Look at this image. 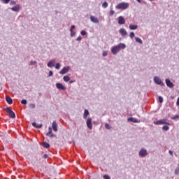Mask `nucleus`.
<instances>
[{
	"instance_id": "obj_52",
	"label": "nucleus",
	"mask_w": 179,
	"mask_h": 179,
	"mask_svg": "<svg viewBox=\"0 0 179 179\" xmlns=\"http://www.w3.org/2000/svg\"><path fill=\"white\" fill-rule=\"evenodd\" d=\"M72 83H73V81H72V80L70 81V84H72Z\"/></svg>"
},
{
	"instance_id": "obj_27",
	"label": "nucleus",
	"mask_w": 179,
	"mask_h": 179,
	"mask_svg": "<svg viewBox=\"0 0 179 179\" xmlns=\"http://www.w3.org/2000/svg\"><path fill=\"white\" fill-rule=\"evenodd\" d=\"M42 145H43V148H45V149H48V148H50V143H48L47 142L43 143Z\"/></svg>"
},
{
	"instance_id": "obj_1",
	"label": "nucleus",
	"mask_w": 179,
	"mask_h": 179,
	"mask_svg": "<svg viewBox=\"0 0 179 179\" xmlns=\"http://www.w3.org/2000/svg\"><path fill=\"white\" fill-rule=\"evenodd\" d=\"M125 48H127V45H125V43H120L111 48V52L113 55H117L121 50H125Z\"/></svg>"
},
{
	"instance_id": "obj_12",
	"label": "nucleus",
	"mask_w": 179,
	"mask_h": 179,
	"mask_svg": "<svg viewBox=\"0 0 179 179\" xmlns=\"http://www.w3.org/2000/svg\"><path fill=\"white\" fill-rule=\"evenodd\" d=\"M48 132L46 134L47 136H50V138H55V135L52 134V128L51 127H48Z\"/></svg>"
},
{
	"instance_id": "obj_24",
	"label": "nucleus",
	"mask_w": 179,
	"mask_h": 179,
	"mask_svg": "<svg viewBox=\"0 0 179 179\" xmlns=\"http://www.w3.org/2000/svg\"><path fill=\"white\" fill-rule=\"evenodd\" d=\"M135 41L136 43H138V44H143V41H142V39L138 37H136Z\"/></svg>"
},
{
	"instance_id": "obj_45",
	"label": "nucleus",
	"mask_w": 179,
	"mask_h": 179,
	"mask_svg": "<svg viewBox=\"0 0 179 179\" xmlns=\"http://www.w3.org/2000/svg\"><path fill=\"white\" fill-rule=\"evenodd\" d=\"M52 75H54V73H52V71H49V77H51V76H52Z\"/></svg>"
},
{
	"instance_id": "obj_22",
	"label": "nucleus",
	"mask_w": 179,
	"mask_h": 179,
	"mask_svg": "<svg viewBox=\"0 0 179 179\" xmlns=\"http://www.w3.org/2000/svg\"><path fill=\"white\" fill-rule=\"evenodd\" d=\"M136 29H138V25H135V24H130L129 25V29L130 30H136Z\"/></svg>"
},
{
	"instance_id": "obj_50",
	"label": "nucleus",
	"mask_w": 179,
	"mask_h": 179,
	"mask_svg": "<svg viewBox=\"0 0 179 179\" xmlns=\"http://www.w3.org/2000/svg\"><path fill=\"white\" fill-rule=\"evenodd\" d=\"M176 106H179V97H178V99H177Z\"/></svg>"
},
{
	"instance_id": "obj_37",
	"label": "nucleus",
	"mask_w": 179,
	"mask_h": 179,
	"mask_svg": "<svg viewBox=\"0 0 179 179\" xmlns=\"http://www.w3.org/2000/svg\"><path fill=\"white\" fill-rule=\"evenodd\" d=\"M80 34L81 36H86V34H87V32H86V31L85 30H83L81 31Z\"/></svg>"
},
{
	"instance_id": "obj_2",
	"label": "nucleus",
	"mask_w": 179,
	"mask_h": 179,
	"mask_svg": "<svg viewBox=\"0 0 179 179\" xmlns=\"http://www.w3.org/2000/svg\"><path fill=\"white\" fill-rule=\"evenodd\" d=\"M129 8V3L122 2L115 6L116 9H122V10H125Z\"/></svg>"
},
{
	"instance_id": "obj_33",
	"label": "nucleus",
	"mask_w": 179,
	"mask_h": 179,
	"mask_svg": "<svg viewBox=\"0 0 179 179\" xmlns=\"http://www.w3.org/2000/svg\"><path fill=\"white\" fill-rule=\"evenodd\" d=\"M114 13H115V11H114V10H110L109 12V16H113Z\"/></svg>"
},
{
	"instance_id": "obj_41",
	"label": "nucleus",
	"mask_w": 179,
	"mask_h": 179,
	"mask_svg": "<svg viewBox=\"0 0 179 179\" xmlns=\"http://www.w3.org/2000/svg\"><path fill=\"white\" fill-rule=\"evenodd\" d=\"M158 100H159V103H163V97L159 96V97H158Z\"/></svg>"
},
{
	"instance_id": "obj_31",
	"label": "nucleus",
	"mask_w": 179,
	"mask_h": 179,
	"mask_svg": "<svg viewBox=\"0 0 179 179\" xmlns=\"http://www.w3.org/2000/svg\"><path fill=\"white\" fill-rule=\"evenodd\" d=\"M29 107V108H36V103H30Z\"/></svg>"
},
{
	"instance_id": "obj_6",
	"label": "nucleus",
	"mask_w": 179,
	"mask_h": 179,
	"mask_svg": "<svg viewBox=\"0 0 179 179\" xmlns=\"http://www.w3.org/2000/svg\"><path fill=\"white\" fill-rule=\"evenodd\" d=\"M153 80L157 85H159L160 86H164V83H163L162 78H159L158 76H155Z\"/></svg>"
},
{
	"instance_id": "obj_10",
	"label": "nucleus",
	"mask_w": 179,
	"mask_h": 179,
	"mask_svg": "<svg viewBox=\"0 0 179 179\" xmlns=\"http://www.w3.org/2000/svg\"><path fill=\"white\" fill-rule=\"evenodd\" d=\"M69 72V66L64 67L62 71H59L60 75H65Z\"/></svg>"
},
{
	"instance_id": "obj_53",
	"label": "nucleus",
	"mask_w": 179,
	"mask_h": 179,
	"mask_svg": "<svg viewBox=\"0 0 179 179\" xmlns=\"http://www.w3.org/2000/svg\"><path fill=\"white\" fill-rule=\"evenodd\" d=\"M149 1H153V0H149Z\"/></svg>"
},
{
	"instance_id": "obj_26",
	"label": "nucleus",
	"mask_w": 179,
	"mask_h": 179,
	"mask_svg": "<svg viewBox=\"0 0 179 179\" xmlns=\"http://www.w3.org/2000/svg\"><path fill=\"white\" fill-rule=\"evenodd\" d=\"M87 115H89V110L85 109L84 110L83 118H87Z\"/></svg>"
},
{
	"instance_id": "obj_48",
	"label": "nucleus",
	"mask_w": 179,
	"mask_h": 179,
	"mask_svg": "<svg viewBox=\"0 0 179 179\" xmlns=\"http://www.w3.org/2000/svg\"><path fill=\"white\" fill-rule=\"evenodd\" d=\"M43 159H48V155L45 154V155H43Z\"/></svg>"
},
{
	"instance_id": "obj_32",
	"label": "nucleus",
	"mask_w": 179,
	"mask_h": 179,
	"mask_svg": "<svg viewBox=\"0 0 179 179\" xmlns=\"http://www.w3.org/2000/svg\"><path fill=\"white\" fill-rule=\"evenodd\" d=\"M105 128H106V129H111V126H110L108 123H106V124H105Z\"/></svg>"
},
{
	"instance_id": "obj_8",
	"label": "nucleus",
	"mask_w": 179,
	"mask_h": 179,
	"mask_svg": "<svg viewBox=\"0 0 179 179\" xmlns=\"http://www.w3.org/2000/svg\"><path fill=\"white\" fill-rule=\"evenodd\" d=\"M165 83H166V86H167L168 87H169L170 89H173V87H174V83H173L170 80V79H169V78H166V79L165 80Z\"/></svg>"
},
{
	"instance_id": "obj_40",
	"label": "nucleus",
	"mask_w": 179,
	"mask_h": 179,
	"mask_svg": "<svg viewBox=\"0 0 179 179\" xmlns=\"http://www.w3.org/2000/svg\"><path fill=\"white\" fill-rule=\"evenodd\" d=\"M175 174H176V176H178V174H179V168H176L175 169Z\"/></svg>"
},
{
	"instance_id": "obj_34",
	"label": "nucleus",
	"mask_w": 179,
	"mask_h": 179,
	"mask_svg": "<svg viewBox=\"0 0 179 179\" xmlns=\"http://www.w3.org/2000/svg\"><path fill=\"white\" fill-rule=\"evenodd\" d=\"M21 104H24V106H26V104H27V101L26 99H22L21 101Z\"/></svg>"
},
{
	"instance_id": "obj_7",
	"label": "nucleus",
	"mask_w": 179,
	"mask_h": 179,
	"mask_svg": "<svg viewBox=\"0 0 179 179\" xmlns=\"http://www.w3.org/2000/svg\"><path fill=\"white\" fill-rule=\"evenodd\" d=\"M119 33L120 34H121L122 37H123V38H125V37H127V36H128V32H127V30H125V29L124 28H121L119 30Z\"/></svg>"
},
{
	"instance_id": "obj_20",
	"label": "nucleus",
	"mask_w": 179,
	"mask_h": 179,
	"mask_svg": "<svg viewBox=\"0 0 179 179\" xmlns=\"http://www.w3.org/2000/svg\"><path fill=\"white\" fill-rule=\"evenodd\" d=\"M32 127L34 128H41L43 127V124H37L36 122H32Z\"/></svg>"
},
{
	"instance_id": "obj_18",
	"label": "nucleus",
	"mask_w": 179,
	"mask_h": 179,
	"mask_svg": "<svg viewBox=\"0 0 179 179\" xmlns=\"http://www.w3.org/2000/svg\"><path fill=\"white\" fill-rule=\"evenodd\" d=\"M2 137H3V139L5 141V142H10V137L8 136V134L4 133Z\"/></svg>"
},
{
	"instance_id": "obj_28",
	"label": "nucleus",
	"mask_w": 179,
	"mask_h": 179,
	"mask_svg": "<svg viewBox=\"0 0 179 179\" xmlns=\"http://www.w3.org/2000/svg\"><path fill=\"white\" fill-rule=\"evenodd\" d=\"M108 7V3H107V1L103 2V4H102V8L106 9Z\"/></svg>"
},
{
	"instance_id": "obj_9",
	"label": "nucleus",
	"mask_w": 179,
	"mask_h": 179,
	"mask_svg": "<svg viewBox=\"0 0 179 179\" xmlns=\"http://www.w3.org/2000/svg\"><path fill=\"white\" fill-rule=\"evenodd\" d=\"M87 127L89 129H92L93 125L92 124V117H88L87 120Z\"/></svg>"
},
{
	"instance_id": "obj_15",
	"label": "nucleus",
	"mask_w": 179,
	"mask_h": 179,
	"mask_svg": "<svg viewBox=\"0 0 179 179\" xmlns=\"http://www.w3.org/2000/svg\"><path fill=\"white\" fill-rule=\"evenodd\" d=\"M117 22L119 24H125V19L122 16L118 17Z\"/></svg>"
},
{
	"instance_id": "obj_38",
	"label": "nucleus",
	"mask_w": 179,
	"mask_h": 179,
	"mask_svg": "<svg viewBox=\"0 0 179 179\" xmlns=\"http://www.w3.org/2000/svg\"><path fill=\"white\" fill-rule=\"evenodd\" d=\"M129 37H130V38H134V37H135V33L131 32L129 34Z\"/></svg>"
},
{
	"instance_id": "obj_35",
	"label": "nucleus",
	"mask_w": 179,
	"mask_h": 179,
	"mask_svg": "<svg viewBox=\"0 0 179 179\" xmlns=\"http://www.w3.org/2000/svg\"><path fill=\"white\" fill-rule=\"evenodd\" d=\"M59 68H61V64L57 63V64H55V69H59Z\"/></svg>"
},
{
	"instance_id": "obj_39",
	"label": "nucleus",
	"mask_w": 179,
	"mask_h": 179,
	"mask_svg": "<svg viewBox=\"0 0 179 179\" xmlns=\"http://www.w3.org/2000/svg\"><path fill=\"white\" fill-rule=\"evenodd\" d=\"M103 57H107L108 55V51H103L102 53Z\"/></svg>"
},
{
	"instance_id": "obj_25",
	"label": "nucleus",
	"mask_w": 179,
	"mask_h": 179,
	"mask_svg": "<svg viewBox=\"0 0 179 179\" xmlns=\"http://www.w3.org/2000/svg\"><path fill=\"white\" fill-rule=\"evenodd\" d=\"M63 80L64 82H69V80H71V78H69V76H64L63 77Z\"/></svg>"
},
{
	"instance_id": "obj_36",
	"label": "nucleus",
	"mask_w": 179,
	"mask_h": 179,
	"mask_svg": "<svg viewBox=\"0 0 179 179\" xmlns=\"http://www.w3.org/2000/svg\"><path fill=\"white\" fill-rule=\"evenodd\" d=\"M10 5H14L15 6H16V1H15L14 0H11L10 2Z\"/></svg>"
},
{
	"instance_id": "obj_51",
	"label": "nucleus",
	"mask_w": 179,
	"mask_h": 179,
	"mask_svg": "<svg viewBox=\"0 0 179 179\" xmlns=\"http://www.w3.org/2000/svg\"><path fill=\"white\" fill-rule=\"evenodd\" d=\"M136 1H137V2H138L139 3H141V2H142L141 0H136Z\"/></svg>"
},
{
	"instance_id": "obj_47",
	"label": "nucleus",
	"mask_w": 179,
	"mask_h": 179,
	"mask_svg": "<svg viewBox=\"0 0 179 179\" xmlns=\"http://www.w3.org/2000/svg\"><path fill=\"white\" fill-rule=\"evenodd\" d=\"M82 40V36H79L78 38H77V41H80Z\"/></svg>"
},
{
	"instance_id": "obj_42",
	"label": "nucleus",
	"mask_w": 179,
	"mask_h": 179,
	"mask_svg": "<svg viewBox=\"0 0 179 179\" xmlns=\"http://www.w3.org/2000/svg\"><path fill=\"white\" fill-rule=\"evenodd\" d=\"M177 118H179V115H176L172 117L171 120H177Z\"/></svg>"
},
{
	"instance_id": "obj_43",
	"label": "nucleus",
	"mask_w": 179,
	"mask_h": 179,
	"mask_svg": "<svg viewBox=\"0 0 179 179\" xmlns=\"http://www.w3.org/2000/svg\"><path fill=\"white\" fill-rule=\"evenodd\" d=\"M103 178H104V179H111V178H110V176H108V175H104V176H103Z\"/></svg>"
},
{
	"instance_id": "obj_23",
	"label": "nucleus",
	"mask_w": 179,
	"mask_h": 179,
	"mask_svg": "<svg viewBox=\"0 0 179 179\" xmlns=\"http://www.w3.org/2000/svg\"><path fill=\"white\" fill-rule=\"evenodd\" d=\"M169 127H170V125L165 124L164 126L162 127V130L167 131H169V129H170Z\"/></svg>"
},
{
	"instance_id": "obj_16",
	"label": "nucleus",
	"mask_w": 179,
	"mask_h": 179,
	"mask_svg": "<svg viewBox=\"0 0 179 179\" xmlns=\"http://www.w3.org/2000/svg\"><path fill=\"white\" fill-rule=\"evenodd\" d=\"M91 22L92 23H95V24H97L99 23V18H97V17H95V16H93V15H91L90 17Z\"/></svg>"
},
{
	"instance_id": "obj_14",
	"label": "nucleus",
	"mask_w": 179,
	"mask_h": 179,
	"mask_svg": "<svg viewBox=\"0 0 179 179\" xmlns=\"http://www.w3.org/2000/svg\"><path fill=\"white\" fill-rule=\"evenodd\" d=\"M56 87L59 90H66V88L61 83H56Z\"/></svg>"
},
{
	"instance_id": "obj_49",
	"label": "nucleus",
	"mask_w": 179,
	"mask_h": 179,
	"mask_svg": "<svg viewBox=\"0 0 179 179\" xmlns=\"http://www.w3.org/2000/svg\"><path fill=\"white\" fill-rule=\"evenodd\" d=\"M169 155H171V156H173V151H171V150H169Z\"/></svg>"
},
{
	"instance_id": "obj_44",
	"label": "nucleus",
	"mask_w": 179,
	"mask_h": 179,
	"mask_svg": "<svg viewBox=\"0 0 179 179\" xmlns=\"http://www.w3.org/2000/svg\"><path fill=\"white\" fill-rule=\"evenodd\" d=\"M76 34L75 33V32H73V31H71V37H75V35H76Z\"/></svg>"
},
{
	"instance_id": "obj_46",
	"label": "nucleus",
	"mask_w": 179,
	"mask_h": 179,
	"mask_svg": "<svg viewBox=\"0 0 179 179\" xmlns=\"http://www.w3.org/2000/svg\"><path fill=\"white\" fill-rule=\"evenodd\" d=\"M73 29H75V25L71 27L70 31H73Z\"/></svg>"
},
{
	"instance_id": "obj_11",
	"label": "nucleus",
	"mask_w": 179,
	"mask_h": 179,
	"mask_svg": "<svg viewBox=\"0 0 179 179\" xmlns=\"http://www.w3.org/2000/svg\"><path fill=\"white\" fill-rule=\"evenodd\" d=\"M127 121L131 122H134V124H139L141 122V120H138V119L135 117H129L127 119Z\"/></svg>"
},
{
	"instance_id": "obj_13",
	"label": "nucleus",
	"mask_w": 179,
	"mask_h": 179,
	"mask_svg": "<svg viewBox=\"0 0 179 179\" xmlns=\"http://www.w3.org/2000/svg\"><path fill=\"white\" fill-rule=\"evenodd\" d=\"M47 65L48 68H54L55 66V59H52L49 61Z\"/></svg>"
},
{
	"instance_id": "obj_17",
	"label": "nucleus",
	"mask_w": 179,
	"mask_h": 179,
	"mask_svg": "<svg viewBox=\"0 0 179 179\" xmlns=\"http://www.w3.org/2000/svg\"><path fill=\"white\" fill-rule=\"evenodd\" d=\"M20 9H21V7H20V5L19 4H17L14 7L11 8V10H13V12H19Z\"/></svg>"
},
{
	"instance_id": "obj_3",
	"label": "nucleus",
	"mask_w": 179,
	"mask_h": 179,
	"mask_svg": "<svg viewBox=\"0 0 179 179\" xmlns=\"http://www.w3.org/2000/svg\"><path fill=\"white\" fill-rule=\"evenodd\" d=\"M148 155L149 153H148V150H146V148H141L138 152V156L142 158L146 157V156H148Z\"/></svg>"
},
{
	"instance_id": "obj_29",
	"label": "nucleus",
	"mask_w": 179,
	"mask_h": 179,
	"mask_svg": "<svg viewBox=\"0 0 179 179\" xmlns=\"http://www.w3.org/2000/svg\"><path fill=\"white\" fill-rule=\"evenodd\" d=\"M30 65H32V66L37 65V61L31 60L30 62Z\"/></svg>"
},
{
	"instance_id": "obj_30",
	"label": "nucleus",
	"mask_w": 179,
	"mask_h": 179,
	"mask_svg": "<svg viewBox=\"0 0 179 179\" xmlns=\"http://www.w3.org/2000/svg\"><path fill=\"white\" fill-rule=\"evenodd\" d=\"M1 2L3 3H4V4H8V3H9V2H10V0H1Z\"/></svg>"
},
{
	"instance_id": "obj_4",
	"label": "nucleus",
	"mask_w": 179,
	"mask_h": 179,
	"mask_svg": "<svg viewBox=\"0 0 179 179\" xmlns=\"http://www.w3.org/2000/svg\"><path fill=\"white\" fill-rule=\"evenodd\" d=\"M3 110L8 113V117H10V118H16V114H15V112H13V110H12L10 108L7 107L5 108Z\"/></svg>"
},
{
	"instance_id": "obj_21",
	"label": "nucleus",
	"mask_w": 179,
	"mask_h": 179,
	"mask_svg": "<svg viewBox=\"0 0 179 179\" xmlns=\"http://www.w3.org/2000/svg\"><path fill=\"white\" fill-rule=\"evenodd\" d=\"M6 101L8 103V104H12L13 103V100L10 96H6Z\"/></svg>"
},
{
	"instance_id": "obj_19",
	"label": "nucleus",
	"mask_w": 179,
	"mask_h": 179,
	"mask_svg": "<svg viewBox=\"0 0 179 179\" xmlns=\"http://www.w3.org/2000/svg\"><path fill=\"white\" fill-rule=\"evenodd\" d=\"M57 122L56 121H53L52 124V127L53 131H55V132H57L58 129L57 128Z\"/></svg>"
},
{
	"instance_id": "obj_5",
	"label": "nucleus",
	"mask_w": 179,
	"mask_h": 179,
	"mask_svg": "<svg viewBox=\"0 0 179 179\" xmlns=\"http://www.w3.org/2000/svg\"><path fill=\"white\" fill-rule=\"evenodd\" d=\"M155 125H171L170 123L167 122L166 119H162L157 120V122H154Z\"/></svg>"
}]
</instances>
